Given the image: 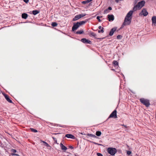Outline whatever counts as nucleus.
I'll list each match as a JSON object with an SVG mask.
<instances>
[{"label": "nucleus", "mask_w": 156, "mask_h": 156, "mask_svg": "<svg viewBox=\"0 0 156 156\" xmlns=\"http://www.w3.org/2000/svg\"><path fill=\"white\" fill-rule=\"evenodd\" d=\"M145 3V2L144 1H141L138 2L137 4L133 7V11H135L137 10L140 9L144 6Z\"/></svg>", "instance_id": "f257e3e1"}, {"label": "nucleus", "mask_w": 156, "mask_h": 156, "mask_svg": "<svg viewBox=\"0 0 156 156\" xmlns=\"http://www.w3.org/2000/svg\"><path fill=\"white\" fill-rule=\"evenodd\" d=\"M107 151L108 152L112 155H114L117 152V150L115 148L108 147Z\"/></svg>", "instance_id": "f03ea898"}, {"label": "nucleus", "mask_w": 156, "mask_h": 156, "mask_svg": "<svg viewBox=\"0 0 156 156\" xmlns=\"http://www.w3.org/2000/svg\"><path fill=\"white\" fill-rule=\"evenodd\" d=\"M140 101L142 103L147 107H149L150 105L149 101L148 99L141 98L140 99Z\"/></svg>", "instance_id": "7ed1b4c3"}, {"label": "nucleus", "mask_w": 156, "mask_h": 156, "mask_svg": "<svg viewBox=\"0 0 156 156\" xmlns=\"http://www.w3.org/2000/svg\"><path fill=\"white\" fill-rule=\"evenodd\" d=\"M131 18L126 16L124 20V22L123 24V25L125 26L129 25L131 22Z\"/></svg>", "instance_id": "20e7f679"}, {"label": "nucleus", "mask_w": 156, "mask_h": 156, "mask_svg": "<svg viewBox=\"0 0 156 156\" xmlns=\"http://www.w3.org/2000/svg\"><path fill=\"white\" fill-rule=\"evenodd\" d=\"M148 12H147L146 9L144 8L142 10L141 12L140 13L139 15L140 16L141 15H143L144 16H146L148 15Z\"/></svg>", "instance_id": "39448f33"}, {"label": "nucleus", "mask_w": 156, "mask_h": 156, "mask_svg": "<svg viewBox=\"0 0 156 156\" xmlns=\"http://www.w3.org/2000/svg\"><path fill=\"white\" fill-rule=\"evenodd\" d=\"M110 118H117V111L116 110H115L110 115L109 117Z\"/></svg>", "instance_id": "423d86ee"}, {"label": "nucleus", "mask_w": 156, "mask_h": 156, "mask_svg": "<svg viewBox=\"0 0 156 156\" xmlns=\"http://www.w3.org/2000/svg\"><path fill=\"white\" fill-rule=\"evenodd\" d=\"M81 41L85 44H90L91 43V41H90L85 38L82 39L81 40Z\"/></svg>", "instance_id": "0eeeda50"}, {"label": "nucleus", "mask_w": 156, "mask_h": 156, "mask_svg": "<svg viewBox=\"0 0 156 156\" xmlns=\"http://www.w3.org/2000/svg\"><path fill=\"white\" fill-rule=\"evenodd\" d=\"M108 18L109 21H113L114 19V17L113 15H108Z\"/></svg>", "instance_id": "6e6552de"}, {"label": "nucleus", "mask_w": 156, "mask_h": 156, "mask_svg": "<svg viewBox=\"0 0 156 156\" xmlns=\"http://www.w3.org/2000/svg\"><path fill=\"white\" fill-rule=\"evenodd\" d=\"M78 28V22L74 23V25L72 27V30L74 31L76 30Z\"/></svg>", "instance_id": "1a4fd4ad"}, {"label": "nucleus", "mask_w": 156, "mask_h": 156, "mask_svg": "<svg viewBox=\"0 0 156 156\" xmlns=\"http://www.w3.org/2000/svg\"><path fill=\"white\" fill-rule=\"evenodd\" d=\"M116 30V27H114L112 28L110 30V31L109 33V35L110 36H112L114 32Z\"/></svg>", "instance_id": "9d476101"}, {"label": "nucleus", "mask_w": 156, "mask_h": 156, "mask_svg": "<svg viewBox=\"0 0 156 156\" xmlns=\"http://www.w3.org/2000/svg\"><path fill=\"white\" fill-rule=\"evenodd\" d=\"M133 11L132 10H130V11L127 14L126 16V17H129V18H132V16L133 14Z\"/></svg>", "instance_id": "9b49d317"}, {"label": "nucleus", "mask_w": 156, "mask_h": 156, "mask_svg": "<svg viewBox=\"0 0 156 156\" xmlns=\"http://www.w3.org/2000/svg\"><path fill=\"white\" fill-rule=\"evenodd\" d=\"M65 137L68 138H71L72 139H74L75 137L72 134H66L65 135Z\"/></svg>", "instance_id": "f8f14e48"}, {"label": "nucleus", "mask_w": 156, "mask_h": 156, "mask_svg": "<svg viewBox=\"0 0 156 156\" xmlns=\"http://www.w3.org/2000/svg\"><path fill=\"white\" fill-rule=\"evenodd\" d=\"M152 23L155 26H156V16H153L152 18Z\"/></svg>", "instance_id": "ddd939ff"}, {"label": "nucleus", "mask_w": 156, "mask_h": 156, "mask_svg": "<svg viewBox=\"0 0 156 156\" xmlns=\"http://www.w3.org/2000/svg\"><path fill=\"white\" fill-rule=\"evenodd\" d=\"M60 146L62 150L64 151H66L67 149V148L64 146L62 143H60Z\"/></svg>", "instance_id": "4468645a"}, {"label": "nucleus", "mask_w": 156, "mask_h": 156, "mask_svg": "<svg viewBox=\"0 0 156 156\" xmlns=\"http://www.w3.org/2000/svg\"><path fill=\"white\" fill-rule=\"evenodd\" d=\"M4 96H5V99H6V100L8 102H9L10 103H12V101L9 99V97H8V95H7L5 94L4 95Z\"/></svg>", "instance_id": "2eb2a0df"}, {"label": "nucleus", "mask_w": 156, "mask_h": 156, "mask_svg": "<svg viewBox=\"0 0 156 156\" xmlns=\"http://www.w3.org/2000/svg\"><path fill=\"white\" fill-rule=\"evenodd\" d=\"M28 17V15L27 13H23L22 15V18L24 19H26Z\"/></svg>", "instance_id": "dca6fc26"}, {"label": "nucleus", "mask_w": 156, "mask_h": 156, "mask_svg": "<svg viewBox=\"0 0 156 156\" xmlns=\"http://www.w3.org/2000/svg\"><path fill=\"white\" fill-rule=\"evenodd\" d=\"M87 22L86 21H83L79 22V27L80 26L84 24Z\"/></svg>", "instance_id": "f3484780"}, {"label": "nucleus", "mask_w": 156, "mask_h": 156, "mask_svg": "<svg viewBox=\"0 0 156 156\" xmlns=\"http://www.w3.org/2000/svg\"><path fill=\"white\" fill-rule=\"evenodd\" d=\"M89 35L91 37H93L94 38H95L96 36V34L93 32L90 33Z\"/></svg>", "instance_id": "a211bd4d"}, {"label": "nucleus", "mask_w": 156, "mask_h": 156, "mask_svg": "<svg viewBox=\"0 0 156 156\" xmlns=\"http://www.w3.org/2000/svg\"><path fill=\"white\" fill-rule=\"evenodd\" d=\"M39 11L37 10H33L32 11L33 14L34 15H36L39 13Z\"/></svg>", "instance_id": "6ab92c4d"}, {"label": "nucleus", "mask_w": 156, "mask_h": 156, "mask_svg": "<svg viewBox=\"0 0 156 156\" xmlns=\"http://www.w3.org/2000/svg\"><path fill=\"white\" fill-rule=\"evenodd\" d=\"M86 14L85 13H82L79 15V19L85 16Z\"/></svg>", "instance_id": "aec40b11"}, {"label": "nucleus", "mask_w": 156, "mask_h": 156, "mask_svg": "<svg viewBox=\"0 0 156 156\" xmlns=\"http://www.w3.org/2000/svg\"><path fill=\"white\" fill-rule=\"evenodd\" d=\"M101 134V132L99 131H97L96 133V135L97 136H100Z\"/></svg>", "instance_id": "412c9836"}, {"label": "nucleus", "mask_w": 156, "mask_h": 156, "mask_svg": "<svg viewBox=\"0 0 156 156\" xmlns=\"http://www.w3.org/2000/svg\"><path fill=\"white\" fill-rule=\"evenodd\" d=\"M113 64H114V66H118V63L117 61H114L113 62Z\"/></svg>", "instance_id": "4be33fe9"}, {"label": "nucleus", "mask_w": 156, "mask_h": 156, "mask_svg": "<svg viewBox=\"0 0 156 156\" xmlns=\"http://www.w3.org/2000/svg\"><path fill=\"white\" fill-rule=\"evenodd\" d=\"M51 25L54 27H55L57 26V23L56 22H53L52 23Z\"/></svg>", "instance_id": "5701e85b"}, {"label": "nucleus", "mask_w": 156, "mask_h": 156, "mask_svg": "<svg viewBox=\"0 0 156 156\" xmlns=\"http://www.w3.org/2000/svg\"><path fill=\"white\" fill-rule=\"evenodd\" d=\"M30 129L34 133H36L37 132V130L36 129H34L32 128H30Z\"/></svg>", "instance_id": "b1692460"}, {"label": "nucleus", "mask_w": 156, "mask_h": 156, "mask_svg": "<svg viewBox=\"0 0 156 156\" xmlns=\"http://www.w3.org/2000/svg\"><path fill=\"white\" fill-rule=\"evenodd\" d=\"M104 32V28H102V29H101L100 30H99L98 31V33H103Z\"/></svg>", "instance_id": "393cba45"}, {"label": "nucleus", "mask_w": 156, "mask_h": 156, "mask_svg": "<svg viewBox=\"0 0 156 156\" xmlns=\"http://www.w3.org/2000/svg\"><path fill=\"white\" fill-rule=\"evenodd\" d=\"M109 12V11L108 10V9H105L104 12V14H107Z\"/></svg>", "instance_id": "a878e982"}, {"label": "nucleus", "mask_w": 156, "mask_h": 156, "mask_svg": "<svg viewBox=\"0 0 156 156\" xmlns=\"http://www.w3.org/2000/svg\"><path fill=\"white\" fill-rule=\"evenodd\" d=\"M78 20V15H76L75 17L73 18V20L75 21Z\"/></svg>", "instance_id": "bb28decb"}, {"label": "nucleus", "mask_w": 156, "mask_h": 156, "mask_svg": "<svg viewBox=\"0 0 156 156\" xmlns=\"http://www.w3.org/2000/svg\"><path fill=\"white\" fill-rule=\"evenodd\" d=\"M101 17H102V16L100 17L99 16H98L97 17V19L98 20V21L100 22H101V20L100 19V18Z\"/></svg>", "instance_id": "cd10ccee"}, {"label": "nucleus", "mask_w": 156, "mask_h": 156, "mask_svg": "<svg viewBox=\"0 0 156 156\" xmlns=\"http://www.w3.org/2000/svg\"><path fill=\"white\" fill-rule=\"evenodd\" d=\"M88 135L89 136H90V137H96V136L94 135H93L92 134H88Z\"/></svg>", "instance_id": "c85d7f7f"}, {"label": "nucleus", "mask_w": 156, "mask_h": 156, "mask_svg": "<svg viewBox=\"0 0 156 156\" xmlns=\"http://www.w3.org/2000/svg\"><path fill=\"white\" fill-rule=\"evenodd\" d=\"M84 31L83 30H81L79 31V34H81L83 33Z\"/></svg>", "instance_id": "c756f323"}, {"label": "nucleus", "mask_w": 156, "mask_h": 156, "mask_svg": "<svg viewBox=\"0 0 156 156\" xmlns=\"http://www.w3.org/2000/svg\"><path fill=\"white\" fill-rule=\"evenodd\" d=\"M117 38L118 39H120L121 37H122V36L121 35H118L117 36Z\"/></svg>", "instance_id": "7c9ffc66"}, {"label": "nucleus", "mask_w": 156, "mask_h": 156, "mask_svg": "<svg viewBox=\"0 0 156 156\" xmlns=\"http://www.w3.org/2000/svg\"><path fill=\"white\" fill-rule=\"evenodd\" d=\"M89 2H88L87 1H87H83L82 2V3L83 4H86L87 3H89Z\"/></svg>", "instance_id": "2f4dec72"}, {"label": "nucleus", "mask_w": 156, "mask_h": 156, "mask_svg": "<svg viewBox=\"0 0 156 156\" xmlns=\"http://www.w3.org/2000/svg\"><path fill=\"white\" fill-rule=\"evenodd\" d=\"M97 155L98 156H103L102 154L100 153H97Z\"/></svg>", "instance_id": "473e14b6"}, {"label": "nucleus", "mask_w": 156, "mask_h": 156, "mask_svg": "<svg viewBox=\"0 0 156 156\" xmlns=\"http://www.w3.org/2000/svg\"><path fill=\"white\" fill-rule=\"evenodd\" d=\"M44 145L45 146H47V147H48L49 146V144L46 142L45 143V144H44Z\"/></svg>", "instance_id": "72a5a7b5"}, {"label": "nucleus", "mask_w": 156, "mask_h": 156, "mask_svg": "<svg viewBox=\"0 0 156 156\" xmlns=\"http://www.w3.org/2000/svg\"><path fill=\"white\" fill-rule=\"evenodd\" d=\"M131 152L130 151H127V154H128V155H130L131 154Z\"/></svg>", "instance_id": "f704fd0d"}, {"label": "nucleus", "mask_w": 156, "mask_h": 156, "mask_svg": "<svg viewBox=\"0 0 156 156\" xmlns=\"http://www.w3.org/2000/svg\"><path fill=\"white\" fill-rule=\"evenodd\" d=\"M23 1L27 3L29 2V0H23Z\"/></svg>", "instance_id": "c9c22d12"}, {"label": "nucleus", "mask_w": 156, "mask_h": 156, "mask_svg": "<svg viewBox=\"0 0 156 156\" xmlns=\"http://www.w3.org/2000/svg\"><path fill=\"white\" fill-rule=\"evenodd\" d=\"M12 151L13 153H16V151L15 149H12Z\"/></svg>", "instance_id": "e433bc0d"}, {"label": "nucleus", "mask_w": 156, "mask_h": 156, "mask_svg": "<svg viewBox=\"0 0 156 156\" xmlns=\"http://www.w3.org/2000/svg\"><path fill=\"white\" fill-rule=\"evenodd\" d=\"M107 9H108V10H112V8L111 7H109Z\"/></svg>", "instance_id": "4c0bfd02"}, {"label": "nucleus", "mask_w": 156, "mask_h": 156, "mask_svg": "<svg viewBox=\"0 0 156 156\" xmlns=\"http://www.w3.org/2000/svg\"><path fill=\"white\" fill-rule=\"evenodd\" d=\"M69 147L71 149H72L73 148V147L72 146H69Z\"/></svg>", "instance_id": "58836bf2"}, {"label": "nucleus", "mask_w": 156, "mask_h": 156, "mask_svg": "<svg viewBox=\"0 0 156 156\" xmlns=\"http://www.w3.org/2000/svg\"><path fill=\"white\" fill-rule=\"evenodd\" d=\"M102 27L101 26H99V27H98V28L99 29H102Z\"/></svg>", "instance_id": "ea45409f"}, {"label": "nucleus", "mask_w": 156, "mask_h": 156, "mask_svg": "<svg viewBox=\"0 0 156 156\" xmlns=\"http://www.w3.org/2000/svg\"><path fill=\"white\" fill-rule=\"evenodd\" d=\"M12 155H16V156H18L19 155L18 154H12Z\"/></svg>", "instance_id": "a19ab883"}, {"label": "nucleus", "mask_w": 156, "mask_h": 156, "mask_svg": "<svg viewBox=\"0 0 156 156\" xmlns=\"http://www.w3.org/2000/svg\"><path fill=\"white\" fill-rule=\"evenodd\" d=\"M92 0H87V1L88 2H89L91 1Z\"/></svg>", "instance_id": "79ce46f5"}, {"label": "nucleus", "mask_w": 156, "mask_h": 156, "mask_svg": "<svg viewBox=\"0 0 156 156\" xmlns=\"http://www.w3.org/2000/svg\"><path fill=\"white\" fill-rule=\"evenodd\" d=\"M122 125V126H124L125 127H126V128L127 127V126H126V125Z\"/></svg>", "instance_id": "37998d69"}, {"label": "nucleus", "mask_w": 156, "mask_h": 156, "mask_svg": "<svg viewBox=\"0 0 156 156\" xmlns=\"http://www.w3.org/2000/svg\"><path fill=\"white\" fill-rule=\"evenodd\" d=\"M44 144H45V143L46 142L44 141H41Z\"/></svg>", "instance_id": "c03bdc74"}, {"label": "nucleus", "mask_w": 156, "mask_h": 156, "mask_svg": "<svg viewBox=\"0 0 156 156\" xmlns=\"http://www.w3.org/2000/svg\"><path fill=\"white\" fill-rule=\"evenodd\" d=\"M76 34H78V32H76Z\"/></svg>", "instance_id": "a18cd8bd"}, {"label": "nucleus", "mask_w": 156, "mask_h": 156, "mask_svg": "<svg viewBox=\"0 0 156 156\" xmlns=\"http://www.w3.org/2000/svg\"><path fill=\"white\" fill-rule=\"evenodd\" d=\"M53 139H55V138L53 137Z\"/></svg>", "instance_id": "49530a36"}]
</instances>
